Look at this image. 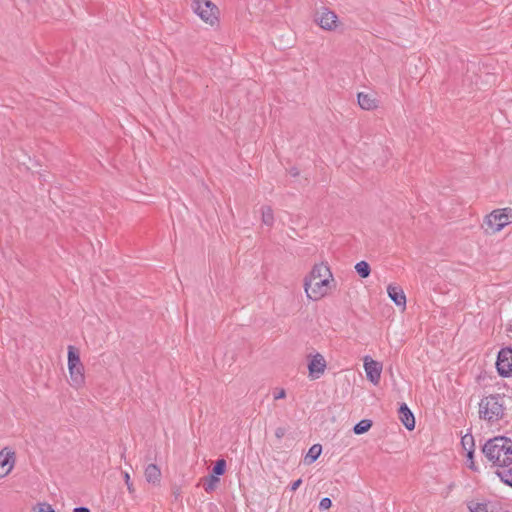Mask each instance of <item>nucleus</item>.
<instances>
[{"mask_svg": "<svg viewBox=\"0 0 512 512\" xmlns=\"http://www.w3.org/2000/svg\"><path fill=\"white\" fill-rule=\"evenodd\" d=\"M355 270L362 278H367L370 275V265L366 261H360L355 265Z\"/></svg>", "mask_w": 512, "mask_h": 512, "instance_id": "22", "label": "nucleus"}, {"mask_svg": "<svg viewBox=\"0 0 512 512\" xmlns=\"http://www.w3.org/2000/svg\"><path fill=\"white\" fill-rule=\"evenodd\" d=\"M82 364L80 360L79 351L74 346H68V366L80 365Z\"/></svg>", "mask_w": 512, "mask_h": 512, "instance_id": "19", "label": "nucleus"}, {"mask_svg": "<svg viewBox=\"0 0 512 512\" xmlns=\"http://www.w3.org/2000/svg\"><path fill=\"white\" fill-rule=\"evenodd\" d=\"M461 443H462V445H463V447H464L465 449H467V446H468V445L470 446V449H473V447H474V439H473V436H472V435H469V434H467V435L463 436V437H462V439H461Z\"/></svg>", "mask_w": 512, "mask_h": 512, "instance_id": "25", "label": "nucleus"}, {"mask_svg": "<svg viewBox=\"0 0 512 512\" xmlns=\"http://www.w3.org/2000/svg\"><path fill=\"white\" fill-rule=\"evenodd\" d=\"M161 477V471L155 464H149L145 469V478L149 483H159Z\"/></svg>", "mask_w": 512, "mask_h": 512, "instance_id": "15", "label": "nucleus"}, {"mask_svg": "<svg viewBox=\"0 0 512 512\" xmlns=\"http://www.w3.org/2000/svg\"><path fill=\"white\" fill-rule=\"evenodd\" d=\"M511 211V209H503L494 210L492 213H490L485 219L487 232L496 233L508 225L512 216L509 214Z\"/></svg>", "mask_w": 512, "mask_h": 512, "instance_id": "5", "label": "nucleus"}, {"mask_svg": "<svg viewBox=\"0 0 512 512\" xmlns=\"http://www.w3.org/2000/svg\"><path fill=\"white\" fill-rule=\"evenodd\" d=\"M285 434H286V428L285 427H278L275 430V436H276L277 439H282Z\"/></svg>", "mask_w": 512, "mask_h": 512, "instance_id": "31", "label": "nucleus"}, {"mask_svg": "<svg viewBox=\"0 0 512 512\" xmlns=\"http://www.w3.org/2000/svg\"><path fill=\"white\" fill-rule=\"evenodd\" d=\"M14 466V452L7 448L0 451V478L8 475Z\"/></svg>", "mask_w": 512, "mask_h": 512, "instance_id": "10", "label": "nucleus"}, {"mask_svg": "<svg viewBox=\"0 0 512 512\" xmlns=\"http://www.w3.org/2000/svg\"><path fill=\"white\" fill-rule=\"evenodd\" d=\"M496 368L501 376H512V348L507 347L499 351Z\"/></svg>", "mask_w": 512, "mask_h": 512, "instance_id": "6", "label": "nucleus"}, {"mask_svg": "<svg viewBox=\"0 0 512 512\" xmlns=\"http://www.w3.org/2000/svg\"><path fill=\"white\" fill-rule=\"evenodd\" d=\"M364 369L367 375V379L373 384L377 385L381 378L382 365L366 356L364 358Z\"/></svg>", "mask_w": 512, "mask_h": 512, "instance_id": "9", "label": "nucleus"}, {"mask_svg": "<svg viewBox=\"0 0 512 512\" xmlns=\"http://www.w3.org/2000/svg\"><path fill=\"white\" fill-rule=\"evenodd\" d=\"M220 482V479L219 477L211 474L209 475L208 477H206L204 479V483H203V486H204V489L206 492H212L216 489L218 483Z\"/></svg>", "mask_w": 512, "mask_h": 512, "instance_id": "20", "label": "nucleus"}, {"mask_svg": "<svg viewBox=\"0 0 512 512\" xmlns=\"http://www.w3.org/2000/svg\"><path fill=\"white\" fill-rule=\"evenodd\" d=\"M467 451L468 467L472 470H477L473 461L474 449H467Z\"/></svg>", "mask_w": 512, "mask_h": 512, "instance_id": "26", "label": "nucleus"}, {"mask_svg": "<svg viewBox=\"0 0 512 512\" xmlns=\"http://www.w3.org/2000/svg\"><path fill=\"white\" fill-rule=\"evenodd\" d=\"M330 278H332V273L327 265H314L309 277L304 282L307 297L314 301L323 298L328 293Z\"/></svg>", "mask_w": 512, "mask_h": 512, "instance_id": "2", "label": "nucleus"}, {"mask_svg": "<svg viewBox=\"0 0 512 512\" xmlns=\"http://www.w3.org/2000/svg\"><path fill=\"white\" fill-rule=\"evenodd\" d=\"M192 7L204 22L214 25L218 21V8L210 0H194Z\"/></svg>", "mask_w": 512, "mask_h": 512, "instance_id": "4", "label": "nucleus"}, {"mask_svg": "<svg viewBox=\"0 0 512 512\" xmlns=\"http://www.w3.org/2000/svg\"><path fill=\"white\" fill-rule=\"evenodd\" d=\"M322 452V446L320 444H314L310 447L308 453L305 456V462L311 464L315 462Z\"/></svg>", "mask_w": 512, "mask_h": 512, "instance_id": "18", "label": "nucleus"}, {"mask_svg": "<svg viewBox=\"0 0 512 512\" xmlns=\"http://www.w3.org/2000/svg\"><path fill=\"white\" fill-rule=\"evenodd\" d=\"M485 457L496 466L505 467L512 464V440L497 436L486 441L482 448Z\"/></svg>", "mask_w": 512, "mask_h": 512, "instance_id": "1", "label": "nucleus"}, {"mask_svg": "<svg viewBox=\"0 0 512 512\" xmlns=\"http://www.w3.org/2000/svg\"><path fill=\"white\" fill-rule=\"evenodd\" d=\"M310 360L308 363L309 376L311 379H318L324 374L327 362L324 356L320 353L309 356Z\"/></svg>", "mask_w": 512, "mask_h": 512, "instance_id": "8", "label": "nucleus"}, {"mask_svg": "<svg viewBox=\"0 0 512 512\" xmlns=\"http://www.w3.org/2000/svg\"><path fill=\"white\" fill-rule=\"evenodd\" d=\"M290 175L293 177H297L299 175V170L295 167L291 168L289 171Z\"/></svg>", "mask_w": 512, "mask_h": 512, "instance_id": "33", "label": "nucleus"}, {"mask_svg": "<svg viewBox=\"0 0 512 512\" xmlns=\"http://www.w3.org/2000/svg\"><path fill=\"white\" fill-rule=\"evenodd\" d=\"M497 475L501 478V480L507 485L512 487V469L507 471L497 472Z\"/></svg>", "mask_w": 512, "mask_h": 512, "instance_id": "24", "label": "nucleus"}, {"mask_svg": "<svg viewBox=\"0 0 512 512\" xmlns=\"http://www.w3.org/2000/svg\"><path fill=\"white\" fill-rule=\"evenodd\" d=\"M331 506H332V501L328 497L322 498L320 503H319V508L321 510L329 509Z\"/></svg>", "mask_w": 512, "mask_h": 512, "instance_id": "27", "label": "nucleus"}, {"mask_svg": "<svg viewBox=\"0 0 512 512\" xmlns=\"http://www.w3.org/2000/svg\"><path fill=\"white\" fill-rule=\"evenodd\" d=\"M489 506V502H477L475 500L467 502V507L470 512H490Z\"/></svg>", "mask_w": 512, "mask_h": 512, "instance_id": "17", "label": "nucleus"}, {"mask_svg": "<svg viewBox=\"0 0 512 512\" xmlns=\"http://www.w3.org/2000/svg\"><path fill=\"white\" fill-rule=\"evenodd\" d=\"M505 396L500 394L489 395L479 403V417L490 424L498 422L505 415Z\"/></svg>", "mask_w": 512, "mask_h": 512, "instance_id": "3", "label": "nucleus"}, {"mask_svg": "<svg viewBox=\"0 0 512 512\" xmlns=\"http://www.w3.org/2000/svg\"><path fill=\"white\" fill-rule=\"evenodd\" d=\"M399 419L402 424L408 429L413 430L415 428V418L408 406L403 403L399 408Z\"/></svg>", "mask_w": 512, "mask_h": 512, "instance_id": "13", "label": "nucleus"}, {"mask_svg": "<svg viewBox=\"0 0 512 512\" xmlns=\"http://www.w3.org/2000/svg\"><path fill=\"white\" fill-rule=\"evenodd\" d=\"M286 397V391L281 388V389H277L275 392H274V399L275 400H279V399H283Z\"/></svg>", "mask_w": 512, "mask_h": 512, "instance_id": "30", "label": "nucleus"}, {"mask_svg": "<svg viewBox=\"0 0 512 512\" xmlns=\"http://www.w3.org/2000/svg\"><path fill=\"white\" fill-rule=\"evenodd\" d=\"M315 22L324 30L333 31L338 27V16L328 8H322L316 15Z\"/></svg>", "mask_w": 512, "mask_h": 512, "instance_id": "7", "label": "nucleus"}, {"mask_svg": "<svg viewBox=\"0 0 512 512\" xmlns=\"http://www.w3.org/2000/svg\"><path fill=\"white\" fill-rule=\"evenodd\" d=\"M125 484L127 485V489L130 493L134 492L133 484L130 481V476L127 472L124 473Z\"/></svg>", "mask_w": 512, "mask_h": 512, "instance_id": "29", "label": "nucleus"}, {"mask_svg": "<svg viewBox=\"0 0 512 512\" xmlns=\"http://www.w3.org/2000/svg\"><path fill=\"white\" fill-rule=\"evenodd\" d=\"M71 385L75 388H79L84 383V366L83 364L68 366Z\"/></svg>", "mask_w": 512, "mask_h": 512, "instance_id": "12", "label": "nucleus"}, {"mask_svg": "<svg viewBox=\"0 0 512 512\" xmlns=\"http://www.w3.org/2000/svg\"><path fill=\"white\" fill-rule=\"evenodd\" d=\"M261 220L264 225L269 227L273 226L274 214L273 209L270 206H263L261 208Z\"/></svg>", "mask_w": 512, "mask_h": 512, "instance_id": "16", "label": "nucleus"}, {"mask_svg": "<svg viewBox=\"0 0 512 512\" xmlns=\"http://www.w3.org/2000/svg\"><path fill=\"white\" fill-rule=\"evenodd\" d=\"M387 293L389 298L399 307L405 308L406 296L403 289L400 286L390 284L387 287Z\"/></svg>", "mask_w": 512, "mask_h": 512, "instance_id": "11", "label": "nucleus"}, {"mask_svg": "<svg viewBox=\"0 0 512 512\" xmlns=\"http://www.w3.org/2000/svg\"><path fill=\"white\" fill-rule=\"evenodd\" d=\"M226 470V461L224 459H219L216 461L213 467V475L219 477L225 473Z\"/></svg>", "mask_w": 512, "mask_h": 512, "instance_id": "23", "label": "nucleus"}, {"mask_svg": "<svg viewBox=\"0 0 512 512\" xmlns=\"http://www.w3.org/2000/svg\"><path fill=\"white\" fill-rule=\"evenodd\" d=\"M301 484H302V479H298V480L294 481L290 485V490L291 491H296Z\"/></svg>", "mask_w": 512, "mask_h": 512, "instance_id": "32", "label": "nucleus"}, {"mask_svg": "<svg viewBox=\"0 0 512 512\" xmlns=\"http://www.w3.org/2000/svg\"><path fill=\"white\" fill-rule=\"evenodd\" d=\"M371 426V420L363 419L354 426L353 431L355 434L361 435L363 433H366L371 428Z\"/></svg>", "mask_w": 512, "mask_h": 512, "instance_id": "21", "label": "nucleus"}, {"mask_svg": "<svg viewBox=\"0 0 512 512\" xmlns=\"http://www.w3.org/2000/svg\"><path fill=\"white\" fill-rule=\"evenodd\" d=\"M38 512H55L50 504L41 503L38 505Z\"/></svg>", "mask_w": 512, "mask_h": 512, "instance_id": "28", "label": "nucleus"}, {"mask_svg": "<svg viewBox=\"0 0 512 512\" xmlns=\"http://www.w3.org/2000/svg\"><path fill=\"white\" fill-rule=\"evenodd\" d=\"M73 512H90V510L86 507H76Z\"/></svg>", "mask_w": 512, "mask_h": 512, "instance_id": "34", "label": "nucleus"}, {"mask_svg": "<svg viewBox=\"0 0 512 512\" xmlns=\"http://www.w3.org/2000/svg\"><path fill=\"white\" fill-rule=\"evenodd\" d=\"M358 104L364 110H372L377 107L376 99L370 94L358 93Z\"/></svg>", "mask_w": 512, "mask_h": 512, "instance_id": "14", "label": "nucleus"}]
</instances>
